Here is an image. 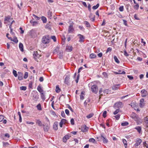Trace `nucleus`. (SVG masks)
Instances as JSON below:
<instances>
[{"mask_svg": "<svg viewBox=\"0 0 148 148\" xmlns=\"http://www.w3.org/2000/svg\"><path fill=\"white\" fill-rule=\"evenodd\" d=\"M4 23L6 24L8 27V25H9V28H11L12 27H14L15 25V21L12 20V18H11L10 16L5 17L4 20Z\"/></svg>", "mask_w": 148, "mask_h": 148, "instance_id": "nucleus-1", "label": "nucleus"}, {"mask_svg": "<svg viewBox=\"0 0 148 148\" xmlns=\"http://www.w3.org/2000/svg\"><path fill=\"white\" fill-rule=\"evenodd\" d=\"M49 41L50 38L48 36H44L42 38V42L44 44H47Z\"/></svg>", "mask_w": 148, "mask_h": 148, "instance_id": "nucleus-2", "label": "nucleus"}, {"mask_svg": "<svg viewBox=\"0 0 148 148\" xmlns=\"http://www.w3.org/2000/svg\"><path fill=\"white\" fill-rule=\"evenodd\" d=\"M91 90L95 93H97L98 91V88L97 86L96 85L92 86L91 87Z\"/></svg>", "mask_w": 148, "mask_h": 148, "instance_id": "nucleus-3", "label": "nucleus"}, {"mask_svg": "<svg viewBox=\"0 0 148 148\" xmlns=\"http://www.w3.org/2000/svg\"><path fill=\"white\" fill-rule=\"evenodd\" d=\"M70 76L69 75H67L66 76L64 79V83L68 85L70 84Z\"/></svg>", "mask_w": 148, "mask_h": 148, "instance_id": "nucleus-4", "label": "nucleus"}, {"mask_svg": "<svg viewBox=\"0 0 148 148\" xmlns=\"http://www.w3.org/2000/svg\"><path fill=\"white\" fill-rule=\"evenodd\" d=\"M88 129L89 128L85 125L82 126L81 128V131L83 132H87L88 131Z\"/></svg>", "mask_w": 148, "mask_h": 148, "instance_id": "nucleus-5", "label": "nucleus"}, {"mask_svg": "<svg viewBox=\"0 0 148 148\" xmlns=\"http://www.w3.org/2000/svg\"><path fill=\"white\" fill-rule=\"evenodd\" d=\"M147 91L145 89H143L141 91V96L142 97H146L147 95Z\"/></svg>", "mask_w": 148, "mask_h": 148, "instance_id": "nucleus-6", "label": "nucleus"}, {"mask_svg": "<svg viewBox=\"0 0 148 148\" xmlns=\"http://www.w3.org/2000/svg\"><path fill=\"white\" fill-rule=\"evenodd\" d=\"M122 105V103L121 102H119L116 103L114 106V107L115 108H119L121 107Z\"/></svg>", "mask_w": 148, "mask_h": 148, "instance_id": "nucleus-7", "label": "nucleus"}, {"mask_svg": "<svg viewBox=\"0 0 148 148\" xmlns=\"http://www.w3.org/2000/svg\"><path fill=\"white\" fill-rule=\"evenodd\" d=\"M30 23L33 26H36L38 25L39 23L37 21H34L33 20H32L30 21Z\"/></svg>", "mask_w": 148, "mask_h": 148, "instance_id": "nucleus-8", "label": "nucleus"}, {"mask_svg": "<svg viewBox=\"0 0 148 148\" xmlns=\"http://www.w3.org/2000/svg\"><path fill=\"white\" fill-rule=\"evenodd\" d=\"M144 99L143 98H142L140 99V104L139 106L141 108H143V107L145 105V103L144 102Z\"/></svg>", "mask_w": 148, "mask_h": 148, "instance_id": "nucleus-9", "label": "nucleus"}, {"mask_svg": "<svg viewBox=\"0 0 148 148\" xmlns=\"http://www.w3.org/2000/svg\"><path fill=\"white\" fill-rule=\"evenodd\" d=\"M67 121L66 120L64 119H62L60 123V126L61 127H62L63 124L67 123Z\"/></svg>", "mask_w": 148, "mask_h": 148, "instance_id": "nucleus-10", "label": "nucleus"}, {"mask_svg": "<svg viewBox=\"0 0 148 148\" xmlns=\"http://www.w3.org/2000/svg\"><path fill=\"white\" fill-rule=\"evenodd\" d=\"M142 142V140L138 138L136 141V143L134 144L135 147H137L138 145H139Z\"/></svg>", "mask_w": 148, "mask_h": 148, "instance_id": "nucleus-11", "label": "nucleus"}, {"mask_svg": "<svg viewBox=\"0 0 148 148\" xmlns=\"http://www.w3.org/2000/svg\"><path fill=\"white\" fill-rule=\"evenodd\" d=\"M77 36H79V41L80 42H83L84 40V37L83 35L80 34H79Z\"/></svg>", "mask_w": 148, "mask_h": 148, "instance_id": "nucleus-12", "label": "nucleus"}, {"mask_svg": "<svg viewBox=\"0 0 148 148\" xmlns=\"http://www.w3.org/2000/svg\"><path fill=\"white\" fill-rule=\"evenodd\" d=\"M33 56L34 59L36 60L37 58H38L40 57V55L38 53L37 51H36L34 52Z\"/></svg>", "mask_w": 148, "mask_h": 148, "instance_id": "nucleus-13", "label": "nucleus"}, {"mask_svg": "<svg viewBox=\"0 0 148 148\" xmlns=\"http://www.w3.org/2000/svg\"><path fill=\"white\" fill-rule=\"evenodd\" d=\"M34 94L33 95L34 99H37L38 98V96L37 92L36 91H33Z\"/></svg>", "mask_w": 148, "mask_h": 148, "instance_id": "nucleus-14", "label": "nucleus"}, {"mask_svg": "<svg viewBox=\"0 0 148 148\" xmlns=\"http://www.w3.org/2000/svg\"><path fill=\"white\" fill-rule=\"evenodd\" d=\"M18 79L20 80L23 79V74L21 72H18Z\"/></svg>", "mask_w": 148, "mask_h": 148, "instance_id": "nucleus-15", "label": "nucleus"}, {"mask_svg": "<svg viewBox=\"0 0 148 148\" xmlns=\"http://www.w3.org/2000/svg\"><path fill=\"white\" fill-rule=\"evenodd\" d=\"M53 127L54 130H57L58 129V122H55L53 125Z\"/></svg>", "mask_w": 148, "mask_h": 148, "instance_id": "nucleus-16", "label": "nucleus"}, {"mask_svg": "<svg viewBox=\"0 0 148 148\" xmlns=\"http://www.w3.org/2000/svg\"><path fill=\"white\" fill-rule=\"evenodd\" d=\"M101 138L104 143H107L108 142L107 139L102 134L101 135Z\"/></svg>", "mask_w": 148, "mask_h": 148, "instance_id": "nucleus-17", "label": "nucleus"}, {"mask_svg": "<svg viewBox=\"0 0 148 148\" xmlns=\"http://www.w3.org/2000/svg\"><path fill=\"white\" fill-rule=\"evenodd\" d=\"M70 138L69 136L66 135L63 138V141L64 142H66L67 140L68 139Z\"/></svg>", "mask_w": 148, "mask_h": 148, "instance_id": "nucleus-18", "label": "nucleus"}, {"mask_svg": "<svg viewBox=\"0 0 148 148\" xmlns=\"http://www.w3.org/2000/svg\"><path fill=\"white\" fill-rule=\"evenodd\" d=\"M32 16H33L32 19V20H33L34 21V20H39L40 19V18L34 14H33Z\"/></svg>", "mask_w": 148, "mask_h": 148, "instance_id": "nucleus-19", "label": "nucleus"}, {"mask_svg": "<svg viewBox=\"0 0 148 148\" xmlns=\"http://www.w3.org/2000/svg\"><path fill=\"white\" fill-rule=\"evenodd\" d=\"M36 123L38 124V125H39L40 126H41L42 125H43V126H45V125H44V124L42 125V122L39 119L36 120Z\"/></svg>", "mask_w": 148, "mask_h": 148, "instance_id": "nucleus-20", "label": "nucleus"}, {"mask_svg": "<svg viewBox=\"0 0 148 148\" xmlns=\"http://www.w3.org/2000/svg\"><path fill=\"white\" fill-rule=\"evenodd\" d=\"M66 50L68 52L71 51L73 49V47L71 46H67L66 47Z\"/></svg>", "mask_w": 148, "mask_h": 148, "instance_id": "nucleus-21", "label": "nucleus"}, {"mask_svg": "<svg viewBox=\"0 0 148 148\" xmlns=\"http://www.w3.org/2000/svg\"><path fill=\"white\" fill-rule=\"evenodd\" d=\"M19 47L21 51L23 52L24 51L23 46L22 43L20 42L19 45Z\"/></svg>", "mask_w": 148, "mask_h": 148, "instance_id": "nucleus-22", "label": "nucleus"}, {"mask_svg": "<svg viewBox=\"0 0 148 148\" xmlns=\"http://www.w3.org/2000/svg\"><path fill=\"white\" fill-rule=\"evenodd\" d=\"M134 129L137 130L139 133H141L142 129L141 127L137 126Z\"/></svg>", "mask_w": 148, "mask_h": 148, "instance_id": "nucleus-23", "label": "nucleus"}, {"mask_svg": "<svg viewBox=\"0 0 148 148\" xmlns=\"http://www.w3.org/2000/svg\"><path fill=\"white\" fill-rule=\"evenodd\" d=\"M43 128L45 132H47L48 130L50 127V126L49 125H47L46 126H44Z\"/></svg>", "mask_w": 148, "mask_h": 148, "instance_id": "nucleus-24", "label": "nucleus"}, {"mask_svg": "<svg viewBox=\"0 0 148 148\" xmlns=\"http://www.w3.org/2000/svg\"><path fill=\"white\" fill-rule=\"evenodd\" d=\"M97 56L94 53H92L90 55L89 58L90 59H94L96 58Z\"/></svg>", "mask_w": 148, "mask_h": 148, "instance_id": "nucleus-25", "label": "nucleus"}, {"mask_svg": "<svg viewBox=\"0 0 148 148\" xmlns=\"http://www.w3.org/2000/svg\"><path fill=\"white\" fill-rule=\"evenodd\" d=\"M122 141L123 142V143L124 146L125 147V148H127V141L126 140L124 139H122Z\"/></svg>", "mask_w": 148, "mask_h": 148, "instance_id": "nucleus-26", "label": "nucleus"}, {"mask_svg": "<svg viewBox=\"0 0 148 148\" xmlns=\"http://www.w3.org/2000/svg\"><path fill=\"white\" fill-rule=\"evenodd\" d=\"M38 90L41 93L43 92V90L42 89L41 86L40 85H39L37 88Z\"/></svg>", "mask_w": 148, "mask_h": 148, "instance_id": "nucleus-27", "label": "nucleus"}, {"mask_svg": "<svg viewBox=\"0 0 148 148\" xmlns=\"http://www.w3.org/2000/svg\"><path fill=\"white\" fill-rule=\"evenodd\" d=\"M41 19L43 23H46L47 22V19L45 16H42Z\"/></svg>", "mask_w": 148, "mask_h": 148, "instance_id": "nucleus-28", "label": "nucleus"}, {"mask_svg": "<svg viewBox=\"0 0 148 148\" xmlns=\"http://www.w3.org/2000/svg\"><path fill=\"white\" fill-rule=\"evenodd\" d=\"M120 86L119 84L113 86L112 88V90H117L119 88L118 86Z\"/></svg>", "mask_w": 148, "mask_h": 148, "instance_id": "nucleus-29", "label": "nucleus"}, {"mask_svg": "<svg viewBox=\"0 0 148 148\" xmlns=\"http://www.w3.org/2000/svg\"><path fill=\"white\" fill-rule=\"evenodd\" d=\"M47 15H48V17L49 18H51L52 16V12L49 10L47 12Z\"/></svg>", "mask_w": 148, "mask_h": 148, "instance_id": "nucleus-30", "label": "nucleus"}, {"mask_svg": "<svg viewBox=\"0 0 148 148\" xmlns=\"http://www.w3.org/2000/svg\"><path fill=\"white\" fill-rule=\"evenodd\" d=\"M59 47L58 46H57L54 50L53 51V53H56L58 52V51H59Z\"/></svg>", "mask_w": 148, "mask_h": 148, "instance_id": "nucleus-31", "label": "nucleus"}, {"mask_svg": "<svg viewBox=\"0 0 148 148\" xmlns=\"http://www.w3.org/2000/svg\"><path fill=\"white\" fill-rule=\"evenodd\" d=\"M114 59L115 61V62H116L117 63H120V61L117 58V57L116 56H114Z\"/></svg>", "mask_w": 148, "mask_h": 148, "instance_id": "nucleus-32", "label": "nucleus"}, {"mask_svg": "<svg viewBox=\"0 0 148 148\" xmlns=\"http://www.w3.org/2000/svg\"><path fill=\"white\" fill-rule=\"evenodd\" d=\"M12 41H13L16 43H17L18 41L17 38L16 37H14V38H12Z\"/></svg>", "mask_w": 148, "mask_h": 148, "instance_id": "nucleus-33", "label": "nucleus"}, {"mask_svg": "<svg viewBox=\"0 0 148 148\" xmlns=\"http://www.w3.org/2000/svg\"><path fill=\"white\" fill-rule=\"evenodd\" d=\"M63 51H61L60 52L58 55L59 56V58L60 59H62L63 57Z\"/></svg>", "mask_w": 148, "mask_h": 148, "instance_id": "nucleus-34", "label": "nucleus"}, {"mask_svg": "<svg viewBox=\"0 0 148 148\" xmlns=\"http://www.w3.org/2000/svg\"><path fill=\"white\" fill-rule=\"evenodd\" d=\"M68 32L69 33H74V28H69Z\"/></svg>", "mask_w": 148, "mask_h": 148, "instance_id": "nucleus-35", "label": "nucleus"}, {"mask_svg": "<svg viewBox=\"0 0 148 148\" xmlns=\"http://www.w3.org/2000/svg\"><path fill=\"white\" fill-rule=\"evenodd\" d=\"M41 94V99L43 100H45V94L44 93L42 92L40 93Z\"/></svg>", "mask_w": 148, "mask_h": 148, "instance_id": "nucleus-36", "label": "nucleus"}, {"mask_svg": "<svg viewBox=\"0 0 148 148\" xmlns=\"http://www.w3.org/2000/svg\"><path fill=\"white\" fill-rule=\"evenodd\" d=\"M36 107L37 109L39 110H42V108L41 107V105L40 103L38 104L37 106Z\"/></svg>", "mask_w": 148, "mask_h": 148, "instance_id": "nucleus-37", "label": "nucleus"}, {"mask_svg": "<svg viewBox=\"0 0 148 148\" xmlns=\"http://www.w3.org/2000/svg\"><path fill=\"white\" fill-rule=\"evenodd\" d=\"M99 3H97L96 5L93 6L92 8L93 10H96L97 9L99 6Z\"/></svg>", "mask_w": 148, "mask_h": 148, "instance_id": "nucleus-38", "label": "nucleus"}, {"mask_svg": "<svg viewBox=\"0 0 148 148\" xmlns=\"http://www.w3.org/2000/svg\"><path fill=\"white\" fill-rule=\"evenodd\" d=\"M144 121L145 123L148 125V116H146L144 118Z\"/></svg>", "mask_w": 148, "mask_h": 148, "instance_id": "nucleus-39", "label": "nucleus"}, {"mask_svg": "<svg viewBox=\"0 0 148 148\" xmlns=\"http://www.w3.org/2000/svg\"><path fill=\"white\" fill-rule=\"evenodd\" d=\"M60 89L59 87V86H56V92L57 93H58L60 92Z\"/></svg>", "mask_w": 148, "mask_h": 148, "instance_id": "nucleus-40", "label": "nucleus"}, {"mask_svg": "<svg viewBox=\"0 0 148 148\" xmlns=\"http://www.w3.org/2000/svg\"><path fill=\"white\" fill-rule=\"evenodd\" d=\"M89 141L90 142L95 143L96 142V140L93 138H90L89 139Z\"/></svg>", "mask_w": 148, "mask_h": 148, "instance_id": "nucleus-41", "label": "nucleus"}, {"mask_svg": "<svg viewBox=\"0 0 148 148\" xmlns=\"http://www.w3.org/2000/svg\"><path fill=\"white\" fill-rule=\"evenodd\" d=\"M94 114L93 113H91L86 116V117L88 119H90L93 116Z\"/></svg>", "mask_w": 148, "mask_h": 148, "instance_id": "nucleus-42", "label": "nucleus"}, {"mask_svg": "<svg viewBox=\"0 0 148 148\" xmlns=\"http://www.w3.org/2000/svg\"><path fill=\"white\" fill-rule=\"evenodd\" d=\"M118 73L119 74H125V72L124 71H122L120 70H118Z\"/></svg>", "mask_w": 148, "mask_h": 148, "instance_id": "nucleus-43", "label": "nucleus"}, {"mask_svg": "<svg viewBox=\"0 0 148 148\" xmlns=\"http://www.w3.org/2000/svg\"><path fill=\"white\" fill-rule=\"evenodd\" d=\"M143 145L144 146H145L147 148H148V142L147 143L145 141L143 143Z\"/></svg>", "mask_w": 148, "mask_h": 148, "instance_id": "nucleus-44", "label": "nucleus"}, {"mask_svg": "<svg viewBox=\"0 0 148 148\" xmlns=\"http://www.w3.org/2000/svg\"><path fill=\"white\" fill-rule=\"evenodd\" d=\"M136 5H134V8L135 9H136V10H137L139 7V5L138 3L136 4Z\"/></svg>", "mask_w": 148, "mask_h": 148, "instance_id": "nucleus-45", "label": "nucleus"}, {"mask_svg": "<svg viewBox=\"0 0 148 148\" xmlns=\"http://www.w3.org/2000/svg\"><path fill=\"white\" fill-rule=\"evenodd\" d=\"M128 125V123L127 122L122 123L121 124V125L123 126H127Z\"/></svg>", "mask_w": 148, "mask_h": 148, "instance_id": "nucleus-46", "label": "nucleus"}, {"mask_svg": "<svg viewBox=\"0 0 148 148\" xmlns=\"http://www.w3.org/2000/svg\"><path fill=\"white\" fill-rule=\"evenodd\" d=\"M69 23L70 24L69 28H72L73 25V22L72 21H69Z\"/></svg>", "mask_w": 148, "mask_h": 148, "instance_id": "nucleus-47", "label": "nucleus"}, {"mask_svg": "<svg viewBox=\"0 0 148 148\" xmlns=\"http://www.w3.org/2000/svg\"><path fill=\"white\" fill-rule=\"evenodd\" d=\"M84 23L87 27H90V24L88 22L85 21L84 22Z\"/></svg>", "mask_w": 148, "mask_h": 148, "instance_id": "nucleus-48", "label": "nucleus"}, {"mask_svg": "<svg viewBox=\"0 0 148 148\" xmlns=\"http://www.w3.org/2000/svg\"><path fill=\"white\" fill-rule=\"evenodd\" d=\"M103 92L104 94H108L110 92V91H109L108 89H106L104 90Z\"/></svg>", "mask_w": 148, "mask_h": 148, "instance_id": "nucleus-49", "label": "nucleus"}, {"mask_svg": "<svg viewBox=\"0 0 148 148\" xmlns=\"http://www.w3.org/2000/svg\"><path fill=\"white\" fill-rule=\"evenodd\" d=\"M27 89L26 87L25 86H22L20 87L21 90H25Z\"/></svg>", "mask_w": 148, "mask_h": 148, "instance_id": "nucleus-50", "label": "nucleus"}, {"mask_svg": "<svg viewBox=\"0 0 148 148\" xmlns=\"http://www.w3.org/2000/svg\"><path fill=\"white\" fill-rule=\"evenodd\" d=\"M120 115L119 114H118L114 116L115 118L117 120H118L120 118Z\"/></svg>", "mask_w": 148, "mask_h": 148, "instance_id": "nucleus-51", "label": "nucleus"}, {"mask_svg": "<svg viewBox=\"0 0 148 148\" xmlns=\"http://www.w3.org/2000/svg\"><path fill=\"white\" fill-rule=\"evenodd\" d=\"M51 38L52 39L53 41L55 42L56 41V36H51Z\"/></svg>", "mask_w": 148, "mask_h": 148, "instance_id": "nucleus-52", "label": "nucleus"}, {"mask_svg": "<svg viewBox=\"0 0 148 148\" xmlns=\"http://www.w3.org/2000/svg\"><path fill=\"white\" fill-rule=\"evenodd\" d=\"M13 74H14V76L15 77H16L17 76V74L16 73V71L15 70H13Z\"/></svg>", "mask_w": 148, "mask_h": 148, "instance_id": "nucleus-53", "label": "nucleus"}, {"mask_svg": "<svg viewBox=\"0 0 148 148\" xmlns=\"http://www.w3.org/2000/svg\"><path fill=\"white\" fill-rule=\"evenodd\" d=\"M28 77V73L26 72L25 73L24 76V78L25 79H26Z\"/></svg>", "mask_w": 148, "mask_h": 148, "instance_id": "nucleus-54", "label": "nucleus"}, {"mask_svg": "<svg viewBox=\"0 0 148 148\" xmlns=\"http://www.w3.org/2000/svg\"><path fill=\"white\" fill-rule=\"evenodd\" d=\"M107 111H105L103 113V118H105L106 116Z\"/></svg>", "mask_w": 148, "mask_h": 148, "instance_id": "nucleus-55", "label": "nucleus"}, {"mask_svg": "<svg viewBox=\"0 0 148 148\" xmlns=\"http://www.w3.org/2000/svg\"><path fill=\"white\" fill-rule=\"evenodd\" d=\"M119 109H116L113 112L114 114V115H116V114H117L119 112Z\"/></svg>", "mask_w": 148, "mask_h": 148, "instance_id": "nucleus-56", "label": "nucleus"}, {"mask_svg": "<svg viewBox=\"0 0 148 148\" xmlns=\"http://www.w3.org/2000/svg\"><path fill=\"white\" fill-rule=\"evenodd\" d=\"M68 108L72 112H73V110L71 106L69 104L67 105Z\"/></svg>", "mask_w": 148, "mask_h": 148, "instance_id": "nucleus-57", "label": "nucleus"}, {"mask_svg": "<svg viewBox=\"0 0 148 148\" xmlns=\"http://www.w3.org/2000/svg\"><path fill=\"white\" fill-rule=\"evenodd\" d=\"M9 145V143L7 142H3V145L4 147H5L6 146H7Z\"/></svg>", "mask_w": 148, "mask_h": 148, "instance_id": "nucleus-58", "label": "nucleus"}, {"mask_svg": "<svg viewBox=\"0 0 148 148\" xmlns=\"http://www.w3.org/2000/svg\"><path fill=\"white\" fill-rule=\"evenodd\" d=\"M4 119V116L3 115H0V122H1Z\"/></svg>", "mask_w": 148, "mask_h": 148, "instance_id": "nucleus-59", "label": "nucleus"}, {"mask_svg": "<svg viewBox=\"0 0 148 148\" xmlns=\"http://www.w3.org/2000/svg\"><path fill=\"white\" fill-rule=\"evenodd\" d=\"M123 6H121L119 8V11L121 12H122L123 11Z\"/></svg>", "mask_w": 148, "mask_h": 148, "instance_id": "nucleus-60", "label": "nucleus"}, {"mask_svg": "<svg viewBox=\"0 0 148 148\" xmlns=\"http://www.w3.org/2000/svg\"><path fill=\"white\" fill-rule=\"evenodd\" d=\"M112 50V49L111 47H108V48L106 52V53H107L109 51H111Z\"/></svg>", "mask_w": 148, "mask_h": 148, "instance_id": "nucleus-61", "label": "nucleus"}, {"mask_svg": "<svg viewBox=\"0 0 148 148\" xmlns=\"http://www.w3.org/2000/svg\"><path fill=\"white\" fill-rule=\"evenodd\" d=\"M71 123L72 125H74V120L73 118H72L71 120Z\"/></svg>", "mask_w": 148, "mask_h": 148, "instance_id": "nucleus-62", "label": "nucleus"}, {"mask_svg": "<svg viewBox=\"0 0 148 148\" xmlns=\"http://www.w3.org/2000/svg\"><path fill=\"white\" fill-rule=\"evenodd\" d=\"M51 24V23L50 22H49L46 25V28H49L50 27V25Z\"/></svg>", "mask_w": 148, "mask_h": 148, "instance_id": "nucleus-63", "label": "nucleus"}, {"mask_svg": "<svg viewBox=\"0 0 148 148\" xmlns=\"http://www.w3.org/2000/svg\"><path fill=\"white\" fill-rule=\"evenodd\" d=\"M61 115L63 117L65 118V114L64 113V111H62Z\"/></svg>", "mask_w": 148, "mask_h": 148, "instance_id": "nucleus-64", "label": "nucleus"}]
</instances>
